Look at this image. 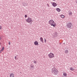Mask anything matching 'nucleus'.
Returning a JSON list of instances; mask_svg holds the SVG:
<instances>
[{
  "label": "nucleus",
  "instance_id": "obj_18",
  "mask_svg": "<svg viewBox=\"0 0 77 77\" xmlns=\"http://www.w3.org/2000/svg\"><path fill=\"white\" fill-rule=\"evenodd\" d=\"M37 63V61H35L34 62V63L35 64H36Z\"/></svg>",
  "mask_w": 77,
  "mask_h": 77
},
{
  "label": "nucleus",
  "instance_id": "obj_3",
  "mask_svg": "<svg viewBox=\"0 0 77 77\" xmlns=\"http://www.w3.org/2000/svg\"><path fill=\"white\" fill-rule=\"evenodd\" d=\"M48 56L49 57L50 59H51L53 58L54 57V54L51 52H50V53L48 54Z\"/></svg>",
  "mask_w": 77,
  "mask_h": 77
},
{
  "label": "nucleus",
  "instance_id": "obj_30",
  "mask_svg": "<svg viewBox=\"0 0 77 77\" xmlns=\"http://www.w3.org/2000/svg\"><path fill=\"white\" fill-rule=\"evenodd\" d=\"M24 4H26V3H24Z\"/></svg>",
  "mask_w": 77,
  "mask_h": 77
},
{
  "label": "nucleus",
  "instance_id": "obj_12",
  "mask_svg": "<svg viewBox=\"0 0 77 77\" xmlns=\"http://www.w3.org/2000/svg\"><path fill=\"white\" fill-rule=\"evenodd\" d=\"M63 75L64 76L66 77L67 76V74L66 73H63Z\"/></svg>",
  "mask_w": 77,
  "mask_h": 77
},
{
  "label": "nucleus",
  "instance_id": "obj_8",
  "mask_svg": "<svg viewBox=\"0 0 77 77\" xmlns=\"http://www.w3.org/2000/svg\"><path fill=\"white\" fill-rule=\"evenodd\" d=\"M41 42H43V38L42 37H41L40 38Z\"/></svg>",
  "mask_w": 77,
  "mask_h": 77
},
{
  "label": "nucleus",
  "instance_id": "obj_24",
  "mask_svg": "<svg viewBox=\"0 0 77 77\" xmlns=\"http://www.w3.org/2000/svg\"><path fill=\"white\" fill-rule=\"evenodd\" d=\"M9 45H10V42H9Z\"/></svg>",
  "mask_w": 77,
  "mask_h": 77
},
{
  "label": "nucleus",
  "instance_id": "obj_10",
  "mask_svg": "<svg viewBox=\"0 0 77 77\" xmlns=\"http://www.w3.org/2000/svg\"><path fill=\"white\" fill-rule=\"evenodd\" d=\"M10 77H14V75L13 73H10Z\"/></svg>",
  "mask_w": 77,
  "mask_h": 77
},
{
  "label": "nucleus",
  "instance_id": "obj_19",
  "mask_svg": "<svg viewBox=\"0 0 77 77\" xmlns=\"http://www.w3.org/2000/svg\"><path fill=\"white\" fill-rule=\"evenodd\" d=\"M25 18H26L27 17V15H25Z\"/></svg>",
  "mask_w": 77,
  "mask_h": 77
},
{
  "label": "nucleus",
  "instance_id": "obj_9",
  "mask_svg": "<svg viewBox=\"0 0 77 77\" xmlns=\"http://www.w3.org/2000/svg\"><path fill=\"white\" fill-rule=\"evenodd\" d=\"M68 53H69L68 50L67 49L65 51V54H68Z\"/></svg>",
  "mask_w": 77,
  "mask_h": 77
},
{
  "label": "nucleus",
  "instance_id": "obj_26",
  "mask_svg": "<svg viewBox=\"0 0 77 77\" xmlns=\"http://www.w3.org/2000/svg\"><path fill=\"white\" fill-rule=\"evenodd\" d=\"M2 52L1 51H0V53Z\"/></svg>",
  "mask_w": 77,
  "mask_h": 77
},
{
  "label": "nucleus",
  "instance_id": "obj_11",
  "mask_svg": "<svg viewBox=\"0 0 77 77\" xmlns=\"http://www.w3.org/2000/svg\"><path fill=\"white\" fill-rule=\"evenodd\" d=\"M56 10L58 12H60V9L59 8H57L56 9Z\"/></svg>",
  "mask_w": 77,
  "mask_h": 77
},
{
  "label": "nucleus",
  "instance_id": "obj_27",
  "mask_svg": "<svg viewBox=\"0 0 77 77\" xmlns=\"http://www.w3.org/2000/svg\"><path fill=\"white\" fill-rule=\"evenodd\" d=\"M54 1H55V0H53Z\"/></svg>",
  "mask_w": 77,
  "mask_h": 77
},
{
  "label": "nucleus",
  "instance_id": "obj_29",
  "mask_svg": "<svg viewBox=\"0 0 77 77\" xmlns=\"http://www.w3.org/2000/svg\"><path fill=\"white\" fill-rule=\"evenodd\" d=\"M24 5V6H25V5Z\"/></svg>",
  "mask_w": 77,
  "mask_h": 77
},
{
  "label": "nucleus",
  "instance_id": "obj_2",
  "mask_svg": "<svg viewBox=\"0 0 77 77\" xmlns=\"http://www.w3.org/2000/svg\"><path fill=\"white\" fill-rule=\"evenodd\" d=\"M52 72L54 73V75H57L58 72V71L55 67H54L52 69Z\"/></svg>",
  "mask_w": 77,
  "mask_h": 77
},
{
  "label": "nucleus",
  "instance_id": "obj_21",
  "mask_svg": "<svg viewBox=\"0 0 77 77\" xmlns=\"http://www.w3.org/2000/svg\"><path fill=\"white\" fill-rule=\"evenodd\" d=\"M2 28V26H0V29H1Z\"/></svg>",
  "mask_w": 77,
  "mask_h": 77
},
{
  "label": "nucleus",
  "instance_id": "obj_1",
  "mask_svg": "<svg viewBox=\"0 0 77 77\" xmlns=\"http://www.w3.org/2000/svg\"><path fill=\"white\" fill-rule=\"evenodd\" d=\"M49 23L51 26H52L54 27H55L56 26V24L52 20H50L49 21Z\"/></svg>",
  "mask_w": 77,
  "mask_h": 77
},
{
  "label": "nucleus",
  "instance_id": "obj_14",
  "mask_svg": "<svg viewBox=\"0 0 77 77\" xmlns=\"http://www.w3.org/2000/svg\"><path fill=\"white\" fill-rule=\"evenodd\" d=\"M72 12H69V15H72Z\"/></svg>",
  "mask_w": 77,
  "mask_h": 77
},
{
  "label": "nucleus",
  "instance_id": "obj_15",
  "mask_svg": "<svg viewBox=\"0 0 77 77\" xmlns=\"http://www.w3.org/2000/svg\"><path fill=\"white\" fill-rule=\"evenodd\" d=\"M70 70H71L73 71L74 70V69L73 68H72V67H71L70 68Z\"/></svg>",
  "mask_w": 77,
  "mask_h": 77
},
{
  "label": "nucleus",
  "instance_id": "obj_22",
  "mask_svg": "<svg viewBox=\"0 0 77 77\" xmlns=\"http://www.w3.org/2000/svg\"><path fill=\"white\" fill-rule=\"evenodd\" d=\"M47 5L48 6V7H49V4H47Z\"/></svg>",
  "mask_w": 77,
  "mask_h": 77
},
{
  "label": "nucleus",
  "instance_id": "obj_13",
  "mask_svg": "<svg viewBox=\"0 0 77 77\" xmlns=\"http://www.w3.org/2000/svg\"><path fill=\"white\" fill-rule=\"evenodd\" d=\"M60 16L61 17L63 18H64L65 17V16L64 15H60Z\"/></svg>",
  "mask_w": 77,
  "mask_h": 77
},
{
  "label": "nucleus",
  "instance_id": "obj_4",
  "mask_svg": "<svg viewBox=\"0 0 77 77\" xmlns=\"http://www.w3.org/2000/svg\"><path fill=\"white\" fill-rule=\"evenodd\" d=\"M26 21L28 23H29L33 22L32 19L30 17H28L27 19L26 20Z\"/></svg>",
  "mask_w": 77,
  "mask_h": 77
},
{
  "label": "nucleus",
  "instance_id": "obj_5",
  "mask_svg": "<svg viewBox=\"0 0 77 77\" xmlns=\"http://www.w3.org/2000/svg\"><path fill=\"white\" fill-rule=\"evenodd\" d=\"M72 24L71 23H69L67 24L66 26L68 28H70L72 26Z\"/></svg>",
  "mask_w": 77,
  "mask_h": 77
},
{
  "label": "nucleus",
  "instance_id": "obj_25",
  "mask_svg": "<svg viewBox=\"0 0 77 77\" xmlns=\"http://www.w3.org/2000/svg\"><path fill=\"white\" fill-rule=\"evenodd\" d=\"M1 37L0 36V40H1Z\"/></svg>",
  "mask_w": 77,
  "mask_h": 77
},
{
  "label": "nucleus",
  "instance_id": "obj_28",
  "mask_svg": "<svg viewBox=\"0 0 77 77\" xmlns=\"http://www.w3.org/2000/svg\"><path fill=\"white\" fill-rule=\"evenodd\" d=\"M76 3H77V1L76 2Z\"/></svg>",
  "mask_w": 77,
  "mask_h": 77
},
{
  "label": "nucleus",
  "instance_id": "obj_7",
  "mask_svg": "<svg viewBox=\"0 0 77 77\" xmlns=\"http://www.w3.org/2000/svg\"><path fill=\"white\" fill-rule=\"evenodd\" d=\"M34 44L35 45H38V42L37 41H36L34 42Z\"/></svg>",
  "mask_w": 77,
  "mask_h": 77
},
{
  "label": "nucleus",
  "instance_id": "obj_16",
  "mask_svg": "<svg viewBox=\"0 0 77 77\" xmlns=\"http://www.w3.org/2000/svg\"><path fill=\"white\" fill-rule=\"evenodd\" d=\"M4 47H3V48L2 49L1 51H3L4 50Z\"/></svg>",
  "mask_w": 77,
  "mask_h": 77
},
{
  "label": "nucleus",
  "instance_id": "obj_17",
  "mask_svg": "<svg viewBox=\"0 0 77 77\" xmlns=\"http://www.w3.org/2000/svg\"><path fill=\"white\" fill-rule=\"evenodd\" d=\"M31 68H33V67H34V65H32V64L31 65Z\"/></svg>",
  "mask_w": 77,
  "mask_h": 77
},
{
  "label": "nucleus",
  "instance_id": "obj_20",
  "mask_svg": "<svg viewBox=\"0 0 77 77\" xmlns=\"http://www.w3.org/2000/svg\"><path fill=\"white\" fill-rule=\"evenodd\" d=\"M45 43H46V40L45 39Z\"/></svg>",
  "mask_w": 77,
  "mask_h": 77
},
{
  "label": "nucleus",
  "instance_id": "obj_23",
  "mask_svg": "<svg viewBox=\"0 0 77 77\" xmlns=\"http://www.w3.org/2000/svg\"><path fill=\"white\" fill-rule=\"evenodd\" d=\"M16 58H17V57H16V56H15V59L16 60Z\"/></svg>",
  "mask_w": 77,
  "mask_h": 77
},
{
  "label": "nucleus",
  "instance_id": "obj_6",
  "mask_svg": "<svg viewBox=\"0 0 77 77\" xmlns=\"http://www.w3.org/2000/svg\"><path fill=\"white\" fill-rule=\"evenodd\" d=\"M52 5L54 7H55L57 6V4L56 3H55V2H53V4H52Z\"/></svg>",
  "mask_w": 77,
  "mask_h": 77
}]
</instances>
